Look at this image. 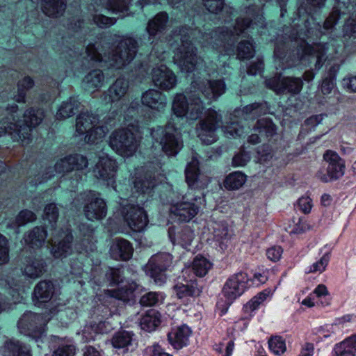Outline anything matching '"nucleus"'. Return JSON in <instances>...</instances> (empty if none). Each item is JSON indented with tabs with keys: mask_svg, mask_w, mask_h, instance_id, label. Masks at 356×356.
<instances>
[{
	"mask_svg": "<svg viewBox=\"0 0 356 356\" xmlns=\"http://www.w3.org/2000/svg\"><path fill=\"white\" fill-rule=\"evenodd\" d=\"M89 202L84 207L86 217L90 220L104 218L107 213V208L104 200L99 197L95 192H90Z\"/></svg>",
	"mask_w": 356,
	"mask_h": 356,
	"instance_id": "16",
	"label": "nucleus"
},
{
	"mask_svg": "<svg viewBox=\"0 0 356 356\" xmlns=\"http://www.w3.org/2000/svg\"><path fill=\"white\" fill-rule=\"evenodd\" d=\"M46 238L47 231L42 227H35L24 236L26 243L33 248L41 247Z\"/></svg>",
	"mask_w": 356,
	"mask_h": 356,
	"instance_id": "30",
	"label": "nucleus"
},
{
	"mask_svg": "<svg viewBox=\"0 0 356 356\" xmlns=\"http://www.w3.org/2000/svg\"><path fill=\"white\" fill-rule=\"evenodd\" d=\"M284 84V92L298 94L302 88V81L300 78L286 77Z\"/></svg>",
	"mask_w": 356,
	"mask_h": 356,
	"instance_id": "52",
	"label": "nucleus"
},
{
	"mask_svg": "<svg viewBox=\"0 0 356 356\" xmlns=\"http://www.w3.org/2000/svg\"><path fill=\"white\" fill-rule=\"evenodd\" d=\"M193 238L194 233L188 227H184L179 234V243L185 248L191 245Z\"/></svg>",
	"mask_w": 356,
	"mask_h": 356,
	"instance_id": "60",
	"label": "nucleus"
},
{
	"mask_svg": "<svg viewBox=\"0 0 356 356\" xmlns=\"http://www.w3.org/2000/svg\"><path fill=\"white\" fill-rule=\"evenodd\" d=\"M265 83L268 88L273 90L277 94L284 92V78H281L280 76H275L271 79H267Z\"/></svg>",
	"mask_w": 356,
	"mask_h": 356,
	"instance_id": "54",
	"label": "nucleus"
},
{
	"mask_svg": "<svg viewBox=\"0 0 356 356\" xmlns=\"http://www.w3.org/2000/svg\"><path fill=\"white\" fill-rule=\"evenodd\" d=\"M58 218V209L54 203L47 204L44 210V218L50 223H56Z\"/></svg>",
	"mask_w": 356,
	"mask_h": 356,
	"instance_id": "58",
	"label": "nucleus"
},
{
	"mask_svg": "<svg viewBox=\"0 0 356 356\" xmlns=\"http://www.w3.org/2000/svg\"><path fill=\"white\" fill-rule=\"evenodd\" d=\"M188 103L183 94H177L173 99L172 110L177 117H184L187 113Z\"/></svg>",
	"mask_w": 356,
	"mask_h": 356,
	"instance_id": "44",
	"label": "nucleus"
},
{
	"mask_svg": "<svg viewBox=\"0 0 356 356\" xmlns=\"http://www.w3.org/2000/svg\"><path fill=\"white\" fill-rule=\"evenodd\" d=\"M246 176L241 172H234L227 176L224 181V186L229 190H237L245 182Z\"/></svg>",
	"mask_w": 356,
	"mask_h": 356,
	"instance_id": "41",
	"label": "nucleus"
},
{
	"mask_svg": "<svg viewBox=\"0 0 356 356\" xmlns=\"http://www.w3.org/2000/svg\"><path fill=\"white\" fill-rule=\"evenodd\" d=\"M151 136L154 142L159 144L163 152L168 156L176 155L182 147L179 134L170 122L165 127L153 128Z\"/></svg>",
	"mask_w": 356,
	"mask_h": 356,
	"instance_id": "4",
	"label": "nucleus"
},
{
	"mask_svg": "<svg viewBox=\"0 0 356 356\" xmlns=\"http://www.w3.org/2000/svg\"><path fill=\"white\" fill-rule=\"evenodd\" d=\"M198 165V161L193 158L185 170L186 181L191 191L193 188L203 189L210 181L208 177L200 173Z\"/></svg>",
	"mask_w": 356,
	"mask_h": 356,
	"instance_id": "17",
	"label": "nucleus"
},
{
	"mask_svg": "<svg viewBox=\"0 0 356 356\" xmlns=\"http://www.w3.org/2000/svg\"><path fill=\"white\" fill-rule=\"evenodd\" d=\"M213 229L214 238L219 243L221 249L227 248L231 237L227 225L225 223H216Z\"/></svg>",
	"mask_w": 356,
	"mask_h": 356,
	"instance_id": "39",
	"label": "nucleus"
},
{
	"mask_svg": "<svg viewBox=\"0 0 356 356\" xmlns=\"http://www.w3.org/2000/svg\"><path fill=\"white\" fill-rule=\"evenodd\" d=\"M62 238L52 245L51 254L55 258L66 257L72 252L73 236L71 232L66 231L63 233Z\"/></svg>",
	"mask_w": 356,
	"mask_h": 356,
	"instance_id": "23",
	"label": "nucleus"
},
{
	"mask_svg": "<svg viewBox=\"0 0 356 356\" xmlns=\"http://www.w3.org/2000/svg\"><path fill=\"white\" fill-rule=\"evenodd\" d=\"M95 3L103 1L106 8L113 13H122L128 10L130 0H92Z\"/></svg>",
	"mask_w": 356,
	"mask_h": 356,
	"instance_id": "43",
	"label": "nucleus"
},
{
	"mask_svg": "<svg viewBox=\"0 0 356 356\" xmlns=\"http://www.w3.org/2000/svg\"><path fill=\"white\" fill-rule=\"evenodd\" d=\"M141 102L143 106L161 112L166 107L167 98L161 92L149 89L142 94Z\"/></svg>",
	"mask_w": 356,
	"mask_h": 356,
	"instance_id": "19",
	"label": "nucleus"
},
{
	"mask_svg": "<svg viewBox=\"0 0 356 356\" xmlns=\"http://www.w3.org/2000/svg\"><path fill=\"white\" fill-rule=\"evenodd\" d=\"M76 351V346L74 344L63 343L58 346L52 356H74Z\"/></svg>",
	"mask_w": 356,
	"mask_h": 356,
	"instance_id": "56",
	"label": "nucleus"
},
{
	"mask_svg": "<svg viewBox=\"0 0 356 356\" xmlns=\"http://www.w3.org/2000/svg\"><path fill=\"white\" fill-rule=\"evenodd\" d=\"M185 116L192 120H197L202 114L204 107L199 97H190Z\"/></svg>",
	"mask_w": 356,
	"mask_h": 356,
	"instance_id": "42",
	"label": "nucleus"
},
{
	"mask_svg": "<svg viewBox=\"0 0 356 356\" xmlns=\"http://www.w3.org/2000/svg\"><path fill=\"white\" fill-rule=\"evenodd\" d=\"M122 216L129 227L135 232H140L148 222L144 209L138 205H127L122 209Z\"/></svg>",
	"mask_w": 356,
	"mask_h": 356,
	"instance_id": "13",
	"label": "nucleus"
},
{
	"mask_svg": "<svg viewBox=\"0 0 356 356\" xmlns=\"http://www.w3.org/2000/svg\"><path fill=\"white\" fill-rule=\"evenodd\" d=\"M133 252L131 244L124 238L114 239L110 248L111 257L115 260L127 261L131 258Z\"/></svg>",
	"mask_w": 356,
	"mask_h": 356,
	"instance_id": "20",
	"label": "nucleus"
},
{
	"mask_svg": "<svg viewBox=\"0 0 356 356\" xmlns=\"http://www.w3.org/2000/svg\"><path fill=\"white\" fill-rule=\"evenodd\" d=\"M338 71V67L332 66L330 68L328 74L323 80L321 85V92L324 95H328L331 92L334 86V79Z\"/></svg>",
	"mask_w": 356,
	"mask_h": 356,
	"instance_id": "50",
	"label": "nucleus"
},
{
	"mask_svg": "<svg viewBox=\"0 0 356 356\" xmlns=\"http://www.w3.org/2000/svg\"><path fill=\"white\" fill-rule=\"evenodd\" d=\"M44 118L43 111L40 109L30 108L24 114V122L17 129V132L13 134V140L20 142L22 145H28L31 140L32 127L38 125Z\"/></svg>",
	"mask_w": 356,
	"mask_h": 356,
	"instance_id": "8",
	"label": "nucleus"
},
{
	"mask_svg": "<svg viewBox=\"0 0 356 356\" xmlns=\"http://www.w3.org/2000/svg\"><path fill=\"white\" fill-rule=\"evenodd\" d=\"M254 47L252 40L241 41L237 47V57L239 59H249L254 56Z\"/></svg>",
	"mask_w": 356,
	"mask_h": 356,
	"instance_id": "45",
	"label": "nucleus"
},
{
	"mask_svg": "<svg viewBox=\"0 0 356 356\" xmlns=\"http://www.w3.org/2000/svg\"><path fill=\"white\" fill-rule=\"evenodd\" d=\"M44 268L45 264L44 261L35 258L27 261L24 268V273L31 278H37L45 271Z\"/></svg>",
	"mask_w": 356,
	"mask_h": 356,
	"instance_id": "36",
	"label": "nucleus"
},
{
	"mask_svg": "<svg viewBox=\"0 0 356 356\" xmlns=\"http://www.w3.org/2000/svg\"><path fill=\"white\" fill-rule=\"evenodd\" d=\"M163 300V297L161 293L150 291L140 297L139 303L143 307H152L162 302Z\"/></svg>",
	"mask_w": 356,
	"mask_h": 356,
	"instance_id": "48",
	"label": "nucleus"
},
{
	"mask_svg": "<svg viewBox=\"0 0 356 356\" xmlns=\"http://www.w3.org/2000/svg\"><path fill=\"white\" fill-rule=\"evenodd\" d=\"M191 332L189 327L186 325L178 327L168 333V341L175 348L180 349L186 345Z\"/></svg>",
	"mask_w": 356,
	"mask_h": 356,
	"instance_id": "24",
	"label": "nucleus"
},
{
	"mask_svg": "<svg viewBox=\"0 0 356 356\" xmlns=\"http://www.w3.org/2000/svg\"><path fill=\"white\" fill-rule=\"evenodd\" d=\"M66 3L67 0H43L42 10L49 17H58L63 14Z\"/></svg>",
	"mask_w": 356,
	"mask_h": 356,
	"instance_id": "27",
	"label": "nucleus"
},
{
	"mask_svg": "<svg viewBox=\"0 0 356 356\" xmlns=\"http://www.w3.org/2000/svg\"><path fill=\"white\" fill-rule=\"evenodd\" d=\"M55 172V166L54 168L47 167L44 169L42 172L36 175L34 178L30 177L29 179V184L32 186H37L38 184L47 181L48 179L54 177Z\"/></svg>",
	"mask_w": 356,
	"mask_h": 356,
	"instance_id": "51",
	"label": "nucleus"
},
{
	"mask_svg": "<svg viewBox=\"0 0 356 356\" xmlns=\"http://www.w3.org/2000/svg\"><path fill=\"white\" fill-rule=\"evenodd\" d=\"M250 154L244 150L236 154L232 159V165L235 167L244 166L250 161Z\"/></svg>",
	"mask_w": 356,
	"mask_h": 356,
	"instance_id": "62",
	"label": "nucleus"
},
{
	"mask_svg": "<svg viewBox=\"0 0 356 356\" xmlns=\"http://www.w3.org/2000/svg\"><path fill=\"white\" fill-rule=\"evenodd\" d=\"M152 74L154 85L163 90H170L177 84L175 74L164 65L154 67Z\"/></svg>",
	"mask_w": 356,
	"mask_h": 356,
	"instance_id": "15",
	"label": "nucleus"
},
{
	"mask_svg": "<svg viewBox=\"0 0 356 356\" xmlns=\"http://www.w3.org/2000/svg\"><path fill=\"white\" fill-rule=\"evenodd\" d=\"M138 287L136 282L129 283L112 291V296L115 298L122 300L123 302H129L134 298V292Z\"/></svg>",
	"mask_w": 356,
	"mask_h": 356,
	"instance_id": "37",
	"label": "nucleus"
},
{
	"mask_svg": "<svg viewBox=\"0 0 356 356\" xmlns=\"http://www.w3.org/2000/svg\"><path fill=\"white\" fill-rule=\"evenodd\" d=\"M336 356H355L356 335L351 336L334 348Z\"/></svg>",
	"mask_w": 356,
	"mask_h": 356,
	"instance_id": "33",
	"label": "nucleus"
},
{
	"mask_svg": "<svg viewBox=\"0 0 356 356\" xmlns=\"http://www.w3.org/2000/svg\"><path fill=\"white\" fill-rule=\"evenodd\" d=\"M139 140L129 128L117 129L109 137L110 147L124 157L134 155L139 146Z\"/></svg>",
	"mask_w": 356,
	"mask_h": 356,
	"instance_id": "5",
	"label": "nucleus"
},
{
	"mask_svg": "<svg viewBox=\"0 0 356 356\" xmlns=\"http://www.w3.org/2000/svg\"><path fill=\"white\" fill-rule=\"evenodd\" d=\"M54 294V285L51 282L41 281L33 291V301L42 303L49 302Z\"/></svg>",
	"mask_w": 356,
	"mask_h": 356,
	"instance_id": "26",
	"label": "nucleus"
},
{
	"mask_svg": "<svg viewBox=\"0 0 356 356\" xmlns=\"http://www.w3.org/2000/svg\"><path fill=\"white\" fill-rule=\"evenodd\" d=\"M253 130L258 132L261 136L270 138L277 131V127L269 118H261L257 121Z\"/></svg>",
	"mask_w": 356,
	"mask_h": 356,
	"instance_id": "34",
	"label": "nucleus"
},
{
	"mask_svg": "<svg viewBox=\"0 0 356 356\" xmlns=\"http://www.w3.org/2000/svg\"><path fill=\"white\" fill-rule=\"evenodd\" d=\"M323 161L326 167V172L320 170L316 177L321 181L327 183L337 180L345 174V161L336 152L330 149L326 150L323 155Z\"/></svg>",
	"mask_w": 356,
	"mask_h": 356,
	"instance_id": "6",
	"label": "nucleus"
},
{
	"mask_svg": "<svg viewBox=\"0 0 356 356\" xmlns=\"http://www.w3.org/2000/svg\"><path fill=\"white\" fill-rule=\"evenodd\" d=\"M68 160L70 161L72 171L83 170L87 168L88 164L87 159L81 154L70 155Z\"/></svg>",
	"mask_w": 356,
	"mask_h": 356,
	"instance_id": "53",
	"label": "nucleus"
},
{
	"mask_svg": "<svg viewBox=\"0 0 356 356\" xmlns=\"http://www.w3.org/2000/svg\"><path fill=\"white\" fill-rule=\"evenodd\" d=\"M172 264V256L166 252L158 253L152 256L147 264L148 275L154 280L156 283H163L166 277L164 272Z\"/></svg>",
	"mask_w": 356,
	"mask_h": 356,
	"instance_id": "10",
	"label": "nucleus"
},
{
	"mask_svg": "<svg viewBox=\"0 0 356 356\" xmlns=\"http://www.w3.org/2000/svg\"><path fill=\"white\" fill-rule=\"evenodd\" d=\"M92 6L95 13L92 14V21L93 22L99 26L100 28H107L114 24L116 22V19L115 17H108L106 15L99 13V9H96L94 6L90 5V7ZM91 10V8H89Z\"/></svg>",
	"mask_w": 356,
	"mask_h": 356,
	"instance_id": "49",
	"label": "nucleus"
},
{
	"mask_svg": "<svg viewBox=\"0 0 356 356\" xmlns=\"http://www.w3.org/2000/svg\"><path fill=\"white\" fill-rule=\"evenodd\" d=\"M155 185L156 181L151 175L136 177L134 181V191L140 193H149Z\"/></svg>",
	"mask_w": 356,
	"mask_h": 356,
	"instance_id": "38",
	"label": "nucleus"
},
{
	"mask_svg": "<svg viewBox=\"0 0 356 356\" xmlns=\"http://www.w3.org/2000/svg\"><path fill=\"white\" fill-rule=\"evenodd\" d=\"M80 107L79 101L75 97H70L64 101L56 113L58 120H65L75 114Z\"/></svg>",
	"mask_w": 356,
	"mask_h": 356,
	"instance_id": "28",
	"label": "nucleus"
},
{
	"mask_svg": "<svg viewBox=\"0 0 356 356\" xmlns=\"http://www.w3.org/2000/svg\"><path fill=\"white\" fill-rule=\"evenodd\" d=\"M129 88L128 81L124 79H118L108 90L111 102L120 100L127 93Z\"/></svg>",
	"mask_w": 356,
	"mask_h": 356,
	"instance_id": "31",
	"label": "nucleus"
},
{
	"mask_svg": "<svg viewBox=\"0 0 356 356\" xmlns=\"http://www.w3.org/2000/svg\"><path fill=\"white\" fill-rule=\"evenodd\" d=\"M34 81L30 76H24L17 83V93L14 96V99L19 103L26 102V91L34 86Z\"/></svg>",
	"mask_w": 356,
	"mask_h": 356,
	"instance_id": "40",
	"label": "nucleus"
},
{
	"mask_svg": "<svg viewBox=\"0 0 356 356\" xmlns=\"http://www.w3.org/2000/svg\"><path fill=\"white\" fill-rule=\"evenodd\" d=\"M160 323V313L155 309H149L142 316L140 326L142 330L149 332L155 330Z\"/></svg>",
	"mask_w": 356,
	"mask_h": 356,
	"instance_id": "29",
	"label": "nucleus"
},
{
	"mask_svg": "<svg viewBox=\"0 0 356 356\" xmlns=\"http://www.w3.org/2000/svg\"><path fill=\"white\" fill-rule=\"evenodd\" d=\"M132 334L126 331L117 332L112 338L113 346L115 348H124L131 344Z\"/></svg>",
	"mask_w": 356,
	"mask_h": 356,
	"instance_id": "47",
	"label": "nucleus"
},
{
	"mask_svg": "<svg viewBox=\"0 0 356 356\" xmlns=\"http://www.w3.org/2000/svg\"><path fill=\"white\" fill-rule=\"evenodd\" d=\"M104 325V323L99 322L98 324H93L90 325V326H86L83 331V337L85 339V341L88 342L91 340H95V336L90 335V333L92 332L95 333L102 332Z\"/></svg>",
	"mask_w": 356,
	"mask_h": 356,
	"instance_id": "59",
	"label": "nucleus"
},
{
	"mask_svg": "<svg viewBox=\"0 0 356 356\" xmlns=\"http://www.w3.org/2000/svg\"><path fill=\"white\" fill-rule=\"evenodd\" d=\"M221 122V115L214 110H209L204 119L197 125V136L206 145H211L217 140L216 131Z\"/></svg>",
	"mask_w": 356,
	"mask_h": 356,
	"instance_id": "9",
	"label": "nucleus"
},
{
	"mask_svg": "<svg viewBox=\"0 0 356 356\" xmlns=\"http://www.w3.org/2000/svg\"><path fill=\"white\" fill-rule=\"evenodd\" d=\"M211 267V264L202 256L198 255L193 259L192 266L188 267L191 268V276L203 277Z\"/></svg>",
	"mask_w": 356,
	"mask_h": 356,
	"instance_id": "35",
	"label": "nucleus"
},
{
	"mask_svg": "<svg viewBox=\"0 0 356 356\" xmlns=\"http://www.w3.org/2000/svg\"><path fill=\"white\" fill-rule=\"evenodd\" d=\"M12 121H15L13 117H12V118L6 117L0 120V137L6 134H9L13 139V134L17 132L19 122L13 123Z\"/></svg>",
	"mask_w": 356,
	"mask_h": 356,
	"instance_id": "46",
	"label": "nucleus"
},
{
	"mask_svg": "<svg viewBox=\"0 0 356 356\" xmlns=\"http://www.w3.org/2000/svg\"><path fill=\"white\" fill-rule=\"evenodd\" d=\"M343 33L346 35L356 38V14L346 21L343 26Z\"/></svg>",
	"mask_w": 356,
	"mask_h": 356,
	"instance_id": "64",
	"label": "nucleus"
},
{
	"mask_svg": "<svg viewBox=\"0 0 356 356\" xmlns=\"http://www.w3.org/2000/svg\"><path fill=\"white\" fill-rule=\"evenodd\" d=\"M104 75L101 70H93L89 72L83 79V88L88 92L98 90L103 86Z\"/></svg>",
	"mask_w": 356,
	"mask_h": 356,
	"instance_id": "25",
	"label": "nucleus"
},
{
	"mask_svg": "<svg viewBox=\"0 0 356 356\" xmlns=\"http://www.w3.org/2000/svg\"><path fill=\"white\" fill-rule=\"evenodd\" d=\"M269 348L276 355L282 354L286 350L284 341L280 337H271L268 341Z\"/></svg>",
	"mask_w": 356,
	"mask_h": 356,
	"instance_id": "57",
	"label": "nucleus"
},
{
	"mask_svg": "<svg viewBox=\"0 0 356 356\" xmlns=\"http://www.w3.org/2000/svg\"><path fill=\"white\" fill-rule=\"evenodd\" d=\"M45 320L42 314L25 312L18 321V328L21 333L35 337L42 333Z\"/></svg>",
	"mask_w": 356,
	"mask_h": 356,
	"instance_id": "12",
	"label": "nucleus"
},
{
	"mask_svg": "<svg viewBox=\"0 0 356 356\" xmlns=\"http://www.w3.org/2000/svg\"><path fill=\"white\" fill-rule=\"evenodd\" d=\"M99 118L92 113L81 112L76 119V132L79 135L86 134V143H95L104 138L108 129L106 127L98 125Z\"/></svg>",
	"mask_w": 356,
	"mask_h": 356,
	"instance_id": "3",
	"label": "nucleus"
},
{
	"mask_svg": "<svg viewBox=\"0 0 356 356\" xmlns=\"http://www.w3.org/2000/svg\"><path fill=\"white\" fill-rule=\"evenodd\" d=\"M184 201L172 202L170 207L171 213L177 218L178 220L188 222L191 220L194 216L197 215L199 211V206L195 202H190L191 199L188 195L182 197ZM191 200L201 203L202 198L200 197L195 196Z\"/></svg>",
	"mask_w": 356,
	"mask_h": 356,
	"instance_id": "11",
	"label": "nucleus"
},
{
	"mask_svg": "<svg viewBox=\"0 0 356 356\" xmlns=\"http://www.w3.org/2000/svg\"><path fill=\"white\" fill-rule=\"evenodd\" d=\"M116 162L107 156L99 158L95 168L94 169L95 176L106 181L108 186H111L115 190V173Z\"/></svg>",
	"mask_w": 356,
	"mask_h": 356,
	"instance_id": "14",
	"label": "nucleus"
},
{
	"mask_svg": "<svg viewBox=\"0 0 356 356\" xmlns=\"http://www.w3.org/2000/svg\"><path fill=\"white\" fill-rule=\"evenodd\" d=\"M0 352L2 356H32L30 346L13 339L6 340Z\"/></svg>",
	"mask_w": 356,
	"mask_h": 356,
	"instance_id": "21",
	"label": "nucleus"
},
{
	"mask_svg": "<svg viewBox=\"0 0 356 356\" xmlns=\"http://www.w3.org/2000/svg\"><path fill=\"white\" fill-rule=\"evenodd\" d=\"M248 280L247 275L242 272L232 275L227 280L222 291L223 296L226 298L225 303H217V307L221 309L222 314L227 312L232 301L243 293Z\"/></svg>",
	"mask_w": 356,
	"mask_h": 356,
	"instance_id": "7",
	"label": "nucleus"
},
{
	"mask_svg": "<svg viewBox=\"0 0 356 356\" xmlns=\"http://www.w3.org/2000/svg\"><path fill=\"white\" fill-rule=\"evenodd\" d=\"M138 47V42L133 38L127 37L122 39L108 56H103L92 44L86 47V52L90 60L104 61L108 63L110 66L121 68L134 58Z\"/></svg>",
	"mask_w": 356,
	"mask_h": 356,
	"instance_id": "2",
	"label": "nucleus"
},
{
	"mask_svg": "<svg viewBox=\"0 0 356 356\" xmlns=\"http://www.w3.org/2000/svg\"><path fill=\"white\" fill-rule=\"evenodd\" d=\"M202 93L209 99H216L225 91V84L222 80H207L200 86Z\"/></svg>",
	"mask_w": 356,
	"mask_h": 356,
	"instance_id": "22",
	"label": "nucleus"
},
{
	"mask_svg": "<svg viewBox=\"0 0 356 356\" xmlns=\"http://www.w3.org/2000/svg\"><path fill=\"white\" fill-rule=\"evenodd\" d=\"M182 277L186 284L177 283L174 286L177 296L179 298L188 296H197L201 293V289L194 284V277L191 276V268H185L182 270Z\"/></svg>",
	"mask_w": 356,
	"mask_h": 356,
	"instance_id": "18",
	"label": "nucleus"
},
{
	"mask_svg": "<svg viewBox=\"0 0 356 356\" xmlns=\"http://www.w3.org/2000/svg\"><path fill=\"white\" fill-rule=\"evenodd\" d=\"M254 24L249 19L238 18L233 30L220 27L207 33L198 30H191L187 27L176 29L173 33V38L175 42L178 43L179 41L181 45L175 53L174 62L181 72H192L202 65L203 60L197 56V49L189 40L191 36L204 46L211 45L217 49L223 48L227 52L236 37Z\"/></svg>",
	"mask_w": 356,
	"mask_h": 356,
	"instance_id": "1",
	"label": "nucleus"
},
{
	"mask_svg": "<svg viewBox=\"0 0 356 356\" xmlns=\"http://www.w3.org/2000/svg\"><path fill=\"white\" fill-rule=\"evenodd\" d=\"M105 276L107 280L112 284H118L122 280V271L119 268H108Z\"/></svg>",
	"mask_w": 356,
	"mask_h": 356,
	"instance_id": "63",
	"label": "nucleus"
},
{
	"mask_svg": "<svg viewBox=\"0 0 356 356\" xmlns=\"http://www.w3.org/2000/svg\"><path fill=\"white\" fill-rule=\"evenodd\" d=\"M227 137L241 136L243 134V127L238 122H232L222 127Z\"/></svg>",
	"mask_w": 356,
	"mask_h": 356,
	"instance_id": "55",
	"label": "nucleus"
},
{
	"mask_svg": "<svg viewBox=\"0 0 356 356\" xmlns=\"http://www.w3.org/2000/svg\"><path fill=\"white\" fill-rule=\"evenodd\" d=\"M168 17L166 13H158L147 24V30L150 35L161 33L166 27Z\"/></svg>",
	"mask_w": 356,
	"mask_h": 356,
	"instance_id": "32",
	"label": "nucleus"
},
{
	"mask_svg": "<svg viewBox=\"0 0 356 356\" xmlns=\"http://www.w3.org/2000/svg\"><path fill=\"white\" fill-rule=\"evenodd\" d=\"M36 217L34 213L29 210L22 211L16 218V222L19 226L24 225L28 222H33Z\"/></svg>",
	"mask_w": 356,
	"mask_h": 356,
	"instance_id": "61",
	"label": "nucleus"
}]
</instances>
